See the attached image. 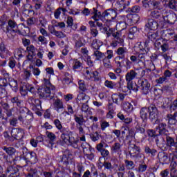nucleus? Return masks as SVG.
Returning <instances> with one entry per match:
<instances>
[{"label":"nucleus","mask_w":177,"mask_h":177,"mask_svg":"<svg viewBox=\"0 0 177 177\" xmlns=\"http://www.w3.org/2000/svg\"><path fill=\"white\" fill-rule=\"evenodd\" d=\"M93 13L95 15L92 16L91 19L95 21H98L100 19L106 24V27L117 26V11L114 9L106 10L102 14L100 11L93 8Z\"/></svg>","instance_id":"nucleus-1"},{"label":"nucleus","mask_w":177,"mask_h":177,"mask_svg":"<svg viewBox=\"0 0 177 177\" xmlns=\"http://www.w3.org/2000/svg\"><path fill=\"white\" fill-rule=\"evenodd\" d=\"M127 97V94L122 93H113L111 95V99L115 104H118V100L122 102V106L124 111L127 113H131L133 110V105L131 102H124Z\"/></svg>","instance_id":"nucleus-2"},{"label":"nucleus","mask_w":177,"mask_h":177,"mask_svg":"<svg viewBox=\"0 0 177 177\" xmlns=\"http://www.w3.org/2000/svg\"><path fill=\"white\" fill-rule=\"evenodd\" d=\"M112 161L114 162L113 165L110 162L104 161L103 162V167L104 169H107V171H110L111 174H116L117 171L119 172H125V163L120 164L118 165V158H113Z\"/></svg>","instance_id":"nucleus-3"},{"label":"nucleus","mask_w":177,"mask_h":177,"mask_svg":"<svg viewBox=\"0 0 177 177\" xmlns=\"http://www.w3.org/2000/svg\"><path fill=\"white\" fill-rule=\"evenodd\" d=\"M4 32H6L8 37L12 39L16 37V34L23 35L21 30L17 28V23L12 19L8 20V26H6V30L4 31Z\"/></svg>","instance_id":"nucleus-4"},{"label":"nucleus","mask_w":177,"mask_h":177,"mask_svg":"<svg viewBox=\"0 0 177 177\" xmlns=\"http://www.w3.org/2000/svg\"><path fill=\"white\" fill-rule=\"evenodd\" d=\"M10 102L21 114H24V113H27V111H28V109H27L24 104V101L20 99V97H13L10 99Z\"/></svg>","instance_id":"nucleus-5"},{"label":"nucleus","mask_w":177,"mask_h":177,"mask_svg":"<svg viewBox=\"0 0 177 177\" xmlns=\"http://www.w3.org/2000/svg\"><path fill=\"white\" fill-rule=\"evenodd\" d=\"M82 148L83 149V153L90 161L95 160V149L92 147L86 142L81 144Z\"/></svg>","instance_id":"nucleus-6"},{"label":"nucleus","mask_w":177,"mask_h":177,"mask_svg":"<svg viewBox=\"0 0 177 177\" xmlns=\"http://www.w3.org/2000/svg\"><path fill=\"white\" fill-rule=\"evenodd\" d=\"M148 111L149 114V118L151 121V122H153V124L159 122L158 117L160 115V112H158L157 106H156V105L154 104H151L148 107Z\"/></svg>","instance_id":"nucleus-7"},{"label":"nucleus","mask_w":177,"mask_h":177,"mask_svg":"<svg viewBox=\"0 0 177 177\" xmlns=\"http://www.w3.org/2000/svg\"><path fill=\"white\" fill-rule=\"evenodd\" d=\"M38 94L40 97H44V99H52L55 96V87L50 91V88L46 86L44 88L38 89Z\"/></svg>","instance_id":"nucleus-8"},{"label":"nucleus","mask_w":177,"mask_h":177,"mask_svg":"<svg viewBox=\"0 0 177 177\" xmlns=\"http://www.w3.org/2000/svg\"><path fill=\"white\" fill-rule=\"evenodd\" d=\"M138 88L142 91V93L144 95H148V93L150 92V82H149V80L147 79H141L138 80Z\"/></svg>","instance_id":"nucleus-9"},{"label":"nucleus","mask_w":177,"mask_h":177,"mask_svg":"<svg viewBox=\"0 0 177 177\" xmlns=\"http://www.w3.org/2000/svg\"><path fill=\"white\" fill-rule=\"evenodd\" d=\"M111 154H117L119 157L122 154V145L120 142H114L111 147Z\"/></svg>","instance_id":"nucleus-10"},{"label":"nucleus","mask_w":177,"mask_h":177,"mask_svg":"<svg viewBox=\"0 0 177 177\" xmlns=\"http://www.w3.org/2000/svg\"><path fill=\"white\" fill-rule=\"evenodd\" d=\"M128 150L129 154L131 158H132L140 153V147H138L135 144H131L129 145Z\"/></svg>","instance_id":"nucleus-11"},{"label":"nucleus","mask_w":177,"mask_h":177,"mask_svg":"<svg viewBox=\"0 0 177 177\" xmlns=\"http://www.w3.org/2000/svg\"><path fill=\"white\" fill-rule=\"evenodd\" d=\"M110 32L111 37L112 35L115 41H118V42L120 45L124 44V39L121 38V37H122V35L120 31H117L115 30V28H113V29L110 30Z\"/></svg>","instance_id":"nucleus-12"},{"label":"nucleus","mask_w":177,"mask_h":177,"mask_svg":"<svg viewBox=\"0 0 177 177\" xmlns=\"http://www.w3.org/2000/svg\"><path fill=\"white\" fill-rule=\"evenodd\" d=\"M11 136L16 140H21V138L24 136V131L21 129L14 128L11 131Z\"/></svg>","instance_id":"nucleus-13"},{"label":"nucleus","mask_w":177,"mask_h":177,"mask_svg":"<svg viewBox=\"0 0 177 177\" xmlns=\"http://www.w3.org/2000/svg\"><path fill=\"white\" fill-rule=\"evenodd\" d=\"M104 142L102 141L96 146V149L97 151L101 153V156L104 158L106 157H109L110 155V151L109 150L104 148Z\"/></svg>","instance_id":"nucleus-14"},{"label":"nucleus","mask_w":177,"mask_h":177,"mask_svg":"<svg viewBox=\"0 0 177 177\" xmlns=\"http://www.w3.org/2000/svg\"><path fill=\"white\" fill-rule=\"evenodd\" d=\"M160 5L161 2L156 0H149L148 2L145 3L142 6L144 8H149V9H160Z\"/></svg>","instance_id":"nucleus-15"},{"label":"nucleus","mask_w":177,"mask_h":177,"mask_svg":"<svg viewBox=\"0 0 177 177\" xmlns=\"http://www.w3.org/2000/svg\"><path fill=\"white\" fill-rule=\"evenodd\" d=\"M136 78H138V73L133 69L130 70L125 75V80L127 82H132V81Z\"/></svg>","instance_id":"nucleus-16"},{"label":"nucleus","mask_w":177,"mask_h":177,"mask_svg":"<svg viewBox=\"0 0 177 177\" xmlns=\"http://www.w3.org/2000/svg\"><path fill=\"white\" fill-rule=\"evenodd\" d=\"M175 35V32L174 30L167 29L165 30H162L161 32L162 40H167V41H169L171 38H172V35Z\"/></svg>","instance_id":"nucleus-17"},{"label":"nucleus","mask_w":177,"mask_h":177,"mask_svg":"<svg viewBox=\"0 0 177 177\" xmlns=\"http://www.w3.org/2000/svg\"><path fill=\"white\" fill-rule=\"evenodd\" d=\"M67 30L71 32L72 30L75 31L77 30V24H74V19L72 17H68L67 18Z\"/></svg>","instance_id":"nucleus-18"},{"label":"nucleus","mask_w":177,"mask_h":177,"mask_svg":"<svg viewBox=\"0 0 177 177\" xmlns=\"http://www.w3.org/2000/svg\"><path fill=\"white\" fill-rule=\"evenodd\" d=\"M53 107L55 110L57 111L58 113L64 110V106L63 105V101L60 99H57L53 102Z\"/></svg>","instance_id":"nucleus-19"},{"label":"nucleus","mask_w":177,"mask_h":177,"mask_svg":"<svg viewBox=\"0 0 177 177\" xmlns=\"http://www.w3.org/2000/svg\"><path fill=\"white\" fill-rule=\"evenodd\" d=\"M145 27L154 31L158 28V23L153 19H148V22L145 25Z\"/></svg>","instance_id":"nucleus-20"},{"label":"nucleus","mask_w":177,"mask_h":177,"mask_svg":"<svg viewBox=\"0 0 177 177\" xmlns=\"http://www.w3.org/2000/svg\"><path fill=\"white\" fill-rule=\"evenodd\" d=\"M69 66L73 67V70H80L82 67V62L78 59H70Z\"/></svg>","instance_id":"nucleus-21"},{"label":"nucleus","mask_w":177,"mask_h":177,"mask_svg":"<svg viewBox=\"0 0 177 177\" xmlns=\"http://www.w3.org/2000/svg\"><path fill=\"white\" fill-rule=\"evenodd\" d=\"M163 20L165 23L169 24H175L176 21V15L174 14H169L166 16H163Z\"/></svg>","instance_id":"nucleus-22"},{"label":"nucleus","mask_w":177,"mask_h":177,"mask_svg":"<svg viewBox=\"0 0 177 177\" xmlns=\"http://www.w3.org/2000/svg\"><path fill=\"white\" fill-rule=\"evenodd\" d=\"M156 129H158L159 135H168L167 124L164 122L159 123L158 127H156Z\"/></svg>","instance_id":"nucleus-23"},{"label":"nucleus","mask_w":177,"mask_h":177,"mask_svg":"<svg viewBox=\"0 0 177 177\" xmlns=\"http://www.w3.org/2000/svg\"><path fill=\"white\" fill-rule=\"evenodd\" d=\"M127 22L129 24H136L138 21H139V15H128L127 17Z\"/></svg>","instance_id":"nucleus-24"},{"label":"nucleus","mask_w":177,"mask_h":177,"mask_svg":"<svg viewBox=\"0 0 177 177\" xmlns=\"http://www.w3.org/2000/svg\"><path fill=\"white\" fill-rule=\"evenodd\" d=\"M117 57L125 59V55L128 54V49L125 47H119L116 50Z\"/></svg>","instance_id":"nucleus-25"},{"label":"nucleus","mask_w":177,"mask_h":177,"mask_svg":"<svg viewBox=\"0 0 177 177\" xmlns=\"http://www.w3.org/2000/svg\"><path fill=\"white\" fill-rule=\"evenodd\" d=\"M140 117L143 121H146L149 118V108L142 107L140 110Z\"/></svg>","instance_id":"nucleus-26"},{"label":"nucleus","mask_w":177,"mask_h":177,"mask_svg":"<svg viewBox=\"0 0 177 177\" xmlns=\"http://www.w3.org/2000/svg\"><path fill=\"white\" fill-rule=\"evenodd\" d=\"M176 117L177 111H175L174 114L171 113L167 115L168 123L169 124V125H175V124H176Z\"/></svg>","instance_id":"nucleus-27"},{"label":"nucleus","mask_w":177,"mask_h":177,"mask_svg":"<svg viewBox=\"0 0 177 177\" xmlns=\"http://www.w3.org/2000/svg\"><path fill=\"white\" fill-rule=\"evenodd\" d=\"M150 16L151 17H152V19H163L164 18V15H162V12H161L160 11H158L157 10H153L150 13Z\"/></svg>","instance_id":"nucleus-28"},{"label":"nucleus","mask_w":177,"mask_h":177,"mask_svg":"<svg viewBox=\"0 0 177 177\" xmlns=\"http://www.w3.org/2000/svg\"><path fill=\"white\" fill-rule=\"evenodd\" d=\"M8 85L12 89L14 92H17L19 91V85L17 84V80L15 79H11L8 82Z\"/></svg>","instance_id":"nucleus-29"},{"label":"nucleus","mask_w":177,"mask_h":177,"mask_svg":"<svg viewBox=\"0 0 177 177\" xmlns=\"http://www.w3.org/2000/svg\"><path fill=\"white\" fill-rule=\"evenodd\" d=\"M136 34H139V28H138V27L133 26L129 28V38L130 39H133V37H135Z\"/></svg>","instance_id":"nucleus-30"},{"label":"nucleus","mask_w":177,"mask_h":177,"mask_svg":"<svg viewBox=\"0 0 177 177\" xmlns=\"http://www.w3.org/2000/svg\"><path fill=\"white\" fill-rule=\"evenodd\" d=\"M127 88L129 91L138 92L139 91V83L137 85L136 84H133V82H127Z\"/></svg>","instance_id":"nucleus-31"},{"label":"nucleus","mask_w":177,"mask_h":177,"mask_svg":"<svg viewBox=\"0 0 177 177\" xmlns=\"http://www.w3.org/2000/svg\"><path fill=\"white\" fill-rule=\"evenodd\" d=\"M124 162L126 167V169H128V171H131V169H135V162H133V161L124 159Z\"/></svg>","instance_id":"nucleus-32"},{"label":"nucleus","mask_w":177,"mask_h":177,"mask_svg":"<svg viewBox=\"0 0 177 177\" xmlns=\"http://www.w3.org/2000/svg\"><path fill=\"white\" fill-rule=\"evenodd\" d=\"M93 56L95 57V60L100 62L105 57V54L104 53L100 52L99 50H95L93 53Z\"/></svg>","instance_id":"nucleus-33"},{"label":"nucleus","mask_w":177,"mask_h":177,"mask_svg":"<svg viewBox=\"0 0 177 177\" xmlns=\"http://www.w3.org/2000/svg\"><path fill=\"white\" fill-rule=\"evenodd\" d=\"M17 172H19V169L16 167L9 166L6 169V174H9V175H17Z\"/></svg>","instance_id":"nucleus-34"},{"label":"nucleus","mask_w":177,"mask_h":177,"mask_svg":"<svg viewBox=\"0 0 177 177\" xmlns=\"http://www.w3.org/2000/svg\"><path fill=\"white\" fill-rule=\"evenodd\" d=\"M2 150L6 151V153L8 156H13L16 153V149H15V147H2Z\"/></svg>","instance_id":"nucleus-35"},{"label":"nucleus","mask_w":177,"mask_h":177,"mask_svg":"<svg viewBox=\"0 0 177 177\" xmlns=\"http://www.w3.org/2000/svg\"><path fill=\"white\" fill-rule=\"evenodd\" d=\"M89 96L86 95V94L82 93H80L77 95V100H79L80 102H83V103H88V102H89Z\"/></svg>","instance_id":"nucleus-36"},{"label":"nucleus","mask_w":177,"mask_h":177,"mask_svg":"<svg viewBox=\"0 0 177 177\" xmlns=\"http://www.w3.org/2000/svg\"><path fill=\"white\" fill-rule=\"evenodd\" d=\"M1 107L6 110V114L8 117H11L12 115V110L10 109V106H9V104L4 102L1 104Z\"/></svg>","instance_id":"nucleus-37"},{"label":"nucleus","mask_w":177,"mask_h":177,"mask_svg":"<svg viewBox=\"0 0 177 177\" xmlns=\"http://www.w3.org/2000/svg\"><path fill=\"white\" fill-rule=\"evenodd\" d=\"M131 158H133L136 164L138 162H140V164L142 162H145V156H142L140 153H138L137 155H136V156H133Z\"/></svg>","instance_id":"nucleus-38"},{"label":"nucleus","mask_w":177,"mask_h":177,"mask_svg":"<svg viewBox=\"0 0 177 177\" xmlns=\"http://www.w3.org/2000/svg\"><path fill=\"white\" fill-rule=\"evenodd\" d=\"M146 171H147V165H146L145 162L140 163L137 169V172H139V174H143V172H146Z\"/></svg>","instance_id":"nucleus-39"},{"label":"nucleus","mask_w":177,"mask_h":177,"mask_svg":"<svg viewBox=\"0 0 177 177\" xmlns=\"http://www.w3.org/2000/svg\"><path fill=\"white\" fill-rule=\"evenodd\" d=\"M125 60V58H121L119 57H116L115 58V63L118 68H122L124 67V61Z\"/></svg>","instance_id":"nucleus-40"},{"label":"nucleus","mask_w":177,"mask_h":177,"mask_svg":"<svg viewBox=\"0 0 177 177\" xmlns=\"http://www.w3.org/2000/svg\"><path fill=\"white\" fill-rule=\"evenodd\" d=\"M32 9V6L30 4H24L23 6V12H24L25 13H26L28 12V14L30 13H35V11H34V10Z\"/></svg>","instance_id":"nucleus-41"},{"label":"nucleus","mask_w":177,"mask_h":177,"mask_svg":"<svg viewBox=\"0 0 177 177\" xmlns=\"http://www.w3.org/2000/svg\"><path fill=\"white\" fill-rule=\"evenodd\" d=\"M169 50V43L167 41V40H162V47L161 50L162 53H165V52H168Z\"/></svg>","instance_id":"nucleus-42"},{"label":"nucleus","mask_w":177,"mask_h":177,"mask_svg":"<svg viewBox=\"0 0 177 177\" xmlns=\"http://www.w3.org/2000/svg\"><path fill=\"white\" fill-rule=\"evenodd\" d=\"M103 45V43L100 41H97V39H95L93 41V43L91 44L92 48L95 49V50H99L100 49V46Z\"/></svg>","instance_id":"nucleus-43"},{"label":"nucleus","mask_w":177,"mask_h":177,"mask_svg":"<svg viewBox=\"0 0 177 177\" xmlns=\"http://www.w3.org/2000/svg\"><path fill=\"white\" fill-rule=\"evenodd\" d=\"M160 56L163 57L166 64H171V62H172V56L168 55L167 53H161Z\"/></svg>","instance_id":"nucleus-44"},{"label":"nucleus","mask_w":177,"mask_h":177,"mask_svg":"<svg viewBox=\"0 0 177 177\" xmlns=\"http://www.w3.org/2000/svg\"><path fill=\"white\" fill-rule=\"evenodd\" d=\"M75 121L77 122V125H84L85 122V120L84 119V116L82 115H75Z\"/></svg>","instance_id":"nucleus-45"},{"label":"nucleus","mask_w":177,"mask_h":177,"mask_svg":"<svg viewBox=\"0 0 177 177\" xmlns=\"http://www.w3.org/2000/svg\"><path fill=\"white\" fill-rule=\"evenodd\" d=\"M145 151L146 153V154H149V156H151L152 157H154V156H156V154H157V150L154 149H150V147H149V146H146L145 147Z\"/></svg>","instance_id":"nucleus-46"},{"label":"nucleus","mask_w":177,"mask_h":177,"mask_svg":"<svg viewBox=\"0 0 177 177\" xmlns=\"http://www.w3.org/2000/svg\"><path fill=\"white\" fill-rule=\"evenodd\" d=\"M102 63L105 68H113V66L111 65V62H110V58H107L104 57L102 59Z\"/></svg>","instance_id":"nucleus-47"},{"label":"nucleus","mask_w":177,"mask_h":177,"mask_svg":"<svg viewBox=\"0 0 177 177\" xmlns=\"http://www.w3.org/2000/svg\"><path fill=\"white\" fill-rule=\"evenodd\" d=\"M158 158L161 162H167V161H168V154L165 152L158 153Z\"/></svg>","instance_id":"nucleus-48"},{"label":"nucleus","mask_w":177,"mask_h":177,"mask_svg":"<svg viewBox=\"0 0 177 177\" xmlns=\"http://www.w3.org/2000/svg\"><path fill=\"white\" fill-rule=\"evenodd\" d=\"M83 75H84L87 80H91V78H92V70H91V68H84L83 70Z\"/></svg>","instance_id":"nucleus-49"},{"label":"nucleus","mask_w":177,"mask_h":177,"mask_svg":"<svg viewBox=\"0 0 177 177\" xmlns=\"http://www.w3.org/2000/svg\"><path fill=\"white\" fill-rule=\"evenodd\" d=\"M28 83H22L20 87V93L21 95H22L23 96H26V95H27V86H28Z\"/></svg>","instance_id":"nucleus-50"},{"label":"nucleus","mask_w":177,"mask_h":177,"mask_svg":"<svg viewBox=\"0 0 177 177\" xmlns=\"http://www.w3.org/2000/svg\"><path fill=\"white\" fill-rule=\"evenodd\" d=\"M17 161H19V163L23 167H26L27 165V158L23 156H20L19 157L16 158Z\"/></svg>","instance_id":"nucleus-51"},{"label":"nucleus","mask_w":177,"mask_h":177,"mask_svg":"<svg viewBox=\"0 0 177 177\" xmlns=\"http://www.w3.org/2000/svg\"><path fill=\"white\" fill-rule=\"evenodd\" d=\"M166 142L167 145L169 146V147H174L175 146V139H174L172 137L167 136L166 137Z\"/></svg>","instance_id":"nucleus-52"},{"label":"nucleus","mask_w":177,"mask_h":177,"mask_svg":"<svg viewBox=\"0 0 177 177\" xmlns=\"http://www.w3.org/2000/svg\"><path fill=\"white\" fill-rule=\"evenodd\" d=\"M148 39L151 41H156L158 37V32H149L147 34Z\"/></svg>","instance_id":"nucleus-53"},{"label":"nucleus","mask_w":177,"mask_h":177,"mask_svg":"<svg viewBox=\"0 0 177 177\" xmlns=\"http://www.w3.org/2000/svg\"><path fill=\"white\" fill-rule=\"evenodd\" d=\"M8 79L6 77H1L0 78V89H4L8 86Z\"/></svg>","instance_id":"nucleus-54"},{"label":"nucleus","mask_w":177,"mask_h":177,"mask_svg":"<svg viewBox=\"0 0 177 177\" xmlns=\"http://www.w3.org/2000/svg\"><path fill=\"white\" fill-rule=\"evenodd\" d=\"M121 2H122L121 3L118 2V5L119 6V10H124V9L127 8V6H129V1H125V0H122Z\"/></svg>","instance_id":"nucleus-55"},{"label":"nucleus","mask_w":177,"mask_h":177,"mask_svg":"<svg viewBox=\"0 0 177 177\" xmlns=\"http://www.w3.org/2000/svg\"><path fill=\"white\" fill-rule=\"evenodd\" d=\"M32 2L35 4V10H39L42 8V0H32Z\"/></svg>","instance_id":"nucleus-56"},{"label":"nucleus","mask_w":177,"mask_h":177,"mask_svg":"<svg viewBox=\"0 0 177 177\" xmlns=\"http://www.w3.org/2000/svg\"><path fill=\"white\" fill-rule=\"evenodd\" d=\"M30 156V161L32 162V164H35L36 162H38V158H37V153L35 152H30L29 153Z\"/></svg>","instance_id":"nucleus-57"},{"label":"nucleus","mask_w":177,"mask_h":177,"mask_svg":"<svg viewBox=\"0 0 177 177\" xmlns=\"http://www.w3.org/2000/svg\"><path fill=\"white\" fill-rule=\"evenodd\" d=\"M168 7L169 9H172L173 10H177V1L176 0H171L169 1Z\"/></svg>","instance_id":"nucleus-58"},{"label":"nucleus","mask_w":177,"mask_h":177,"mask_svg":"<svg viewBox=\"0 0 177 177\" xmlns=\"http://www.w3.org/2000/svg\"><path fill=\"white\" fill-rule=\"evenodd\" d=\"M90 138L93 142H97L100 139V135L97 131H95L93 133L90 134Z\"/></svg>","instance_id":"nucleus-59"},{"label":"nucleus","mask_w":177,"mask_h":177,"mask_svg":"<svg viewBox=\"0 0 177 177\" xmlns=\"http://www.w3.org/2000/svg\"><path fill=\"white\" fill-rule=\"evenodd\" d=\"M145 132L146 130L145 129V128L138 126L136 127V131L134 135H139V133H140V135H145Z\"/></svg>","instance_id":"nucleus-60"},{"label":"nucleus","mask_w":177,"mask_h":177,"mask_svg":"<svg viewBox=\"0 0 177 177\" xmlns=\"http://www.w3.org/2000/svg\"><path fill=\"white\" fill-rule=\"evenodd\" d=\"M27 177H40L39 172L36 169H30V172L28 173Z\"/></svg>","instance_id":"nucleus-61"},{"label":"nucleus","mask_w":177,"mask_h":177,"mask_svg":"<svg viewBox=\"0 0 177 177\" xmlns=\"http://www.w3.org/2000/svg\"><path fill=\"white\" fill-rule=\"evenodd\" d=\"M82 15H84V16H89V15H93V16H95V13H93V8L91 10L88 8H84L82 11Z\"/></svg>","instance_id":"nucleus-62"},{"label":"nucleus","mask_w":177,"mask_h":177,"mask_svg":"<svg viewBox=\"0 0 177 177\" xmlns=\"http://www.w3.org/2000/svg\"><path fill=\"white\" fill-rule=\"evenodd\" d=\"M6 53H8L6 46L3 43H0V56L2 57Z\"/></svg>","instance_id":"nucleus-63"},{"label":"nucleus","mask_w":177,"mask_h":177,"mask_svg":"<svg viewBox=\"0 0 177 177\" xmlns=\"http://www.w3.org/2000/svg\"><path fill=\"white\" fill-rule=\"evenodd\" d=\"M176 162L173 160L171 162L170 165H169V169L171 172H172V174H176Z\"/></svg>","instance_id":"nucleus-64"}]
</instances>
